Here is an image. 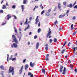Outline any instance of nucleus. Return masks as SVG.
Here are the masks:
<instances>
[{"label":"nucleus","instance_id":"f3484780","mask_svg":"<svg viewBox=\"0 0 77 77\" xmlns=\"http://www.w3.org/2000/svg\"><path fill=\"white\" fill-rule=\"evenodd\" d=\"M36 21V23H35V24H38V23L39 21V19H38L37 20H35V21Z\"/></svg>","mask_w":77,"mask_h":77},{"label":"nucleus","instance_id":"49530a36","mask_svg":"<svg viewBox=\"0 0 77 77\" xmlns=\"http://www.w3.org/2000/svg\"><path fill=\"white\" fill-rule=\"evenodd\" d=\"M51 9H49L48 10V13H49V12H51Z\"/></svg>","mask_w":77,"mask_h":77},{"label":"nucleus","instance_id":"f8f14e48","mask_svg":"<svg viewBox=\"0 0 77 77\" xmlns=\"http://www.w3.org/2000/svg\"><path fill=\"white\" fill-rule=\"evenodd\" d=\"M58 9H60L61 8V4L60 3H59L58 5Z\"/></svg>","mask_w":77,"mask_h":77},{"label":"nucleus","instance_id":"680f3d73","mask_svg":"<svg viewBox=\"0 0 77 77\" xmlns=\"http://www.w3.org/2000/svg\"><path fill=\"white\" fill-rule=\"evenodd\" d=\"M29 35H32V32H30L29 33Z\"/></svg>","mask_w":77,"mask_h":77},{"label":"nucleus","instance_id":"aec40b11","mask_svg":"<svg viewBox=\"0 0 77 77\" xmlns=\"http://www.w3.org/2000/svg\"><path fill=\"white\" fill-rule=\"evenodd\" d=\"M42 72L43 74H45V69H43L42 70Z\"/></svg>","mask_w":77,"mask_h":77},{"label":"nucleus","instance_id":"052dcab7","mask_svg":"<svg viewBox=\"0 0 77 77\" xmlns=\"http://www.w3.org/2000/svg\"><path fill=\"white\" fill-rule=\"evenodd\" d=\"M41 24V23H40V22H39L38 23V27H39L40 26V24Z\"/></svg>","mask_w":77,"mask_h":77},{"label":"nucleus","instance_id":"a19ab883","mask_svg":"<svg viewBox=\"0 0 77 77\" xmlns=\"http://www.w3.org/2000/svg\"><path fill=\"white\" fill-rule=\"evenodd\" d=\"M74 9H77V5H76L74 7Z\"/></svg>","mask_w":77,"mask_h":77},{"label":"nucleus","instance_id":"412c9836","mask_svg":"<svg viewBox=\"0 0 77 77\" xmlns=\"http://www.w3.org/2000/svg\"><path fill=\"white\" fill-rule=\"evenodd\" d=\"M58 22H57V20H56L54 23V25H56V24H58Z\"/></svg>","mask_w":77,"mask_h":77},{"label":"nucleus","instance_id":"f03ea898","mask_svg":"<svg viewBox=\"0 0 77 77\" xmlns=\"http://www.w3.org/2000/svg\"><path fill=\"white\" fill-rule=\"evenodd\" d=\"M12 38L14 40V42H15L16 43H17V44H18V41L17 40V38L15 37V35H12Z\"/></svg>","mask_w":77,"mask_h":77},{"label":"nucleus","instance_id":"79ce46f5","mask_svg":"<svg viewBox=\"0 0 77 77\" xmlns=\"http://www.w3.org/2000/svg\"><path fill=\"white\" fill-rule=\"evenodd\" d=\"M13 16L14 17V19H17V17L15 15H13Z\"/></svg>","mask_w":77,"mask_h":77},{"label":"nucleus","instance_id":"7ed1b4c3","mask_svg":"<svg viewBox=\"0 0 77 77\" xmlns=\"http://www.w3.org/2000/svg\"><path fill=\"white\" fill-rule=\"evenodd\" d=\"M50 30H51L50 29H49V30L48 32V33L47 34V38H48V36H49V38H51V35H51V32Z\"/></svg>","mask_w":77,"mask_h":77},{"label":"nucleus","instance_id":"423d86ee","mask_svg":"<svg viewBox=\"0 0 77 77\" xmlns=\"http://www.w3.org/2000/svg\"><path fill=\"white\" fill-rule=\"evenodd\" d=\"M63 66H61L60 68V70L59 71L60 72H62V71H63V70L62 69H63Z\"/></svg>","mask_w":77,"mask_h":77},{"label":"nucleus","instance_id":"5fc2aeb1","mask_svg":"<svg viewBox=\"0 0 77 77\" xmlns=\"http://www.w3.org/2000/svg\"><path fill=\"white\" fill-rule=\"evenodd\" d=\"M71 44V43H70V42L67 45L68 47H69V44Z\"/></svg>","mask_w":77,"mask_h":77},{"label":"nucleus","instance_id":"cd10ccee","mask_svg":"<svg viewBox=\"0 0 77 77\" xmlns=\"http://www.w3.org/2000/svg\"><path fill=\"white\" fill-rule=\"evenodd\" d=\"M38 8V6H36V5L35 7L34 8V9H33V11H35V9H36V8Z\"/></svg>","mask_w":77,"mask_h":77},{"label":"nucleus","instance_id":"9b49d317","mask_svg":"<svg viewBox=\"0 0 77 77\" xmlns=\"http://www.w3.org/2000/svg\"><path fill=\"white\" fill-rule=\"evenodd\" d=\"M65 16V14H64L63 15H60L59 16V18H63Z\"/></svg>","mask_w":77,"mask_h":77},{"label":"nucleus","instance_id":"c03bdc74","mask_svg":"<svg viewBox=\"0 0 77 77\" xmlns=\"http://www.w3.org/2000/svg\"><path fill=\"white\" fill-rule=\"evenodd\" d=\"M45 49L46 50H48V47H46L45 48Z\"/></svg>","mask_w":77,"mask_h":77},{"label":"nucleus","instance_id":"338daca9","mask_svg":"<svg viewBox=\"0 0 77 77\" xmlns=\"http://www.w3.org/2000/svg\"><path fill=\"white\" fill-rule=\"evenodd\" d=\"M48 44H46L45 45V47H48Z\"/></svg>","mask_w":77,"mask_h":77},{"label":"nucleus","instance_id":"bb28decb","mask_svg":"<svg viewBox=\"0 0 77 77\" xmlns=\"http://www.w3.org/2000/svg\"><path fill=\"white\" fill-rule=\"evenodd\" d=\"M73 26H74V25L73 24H72L71 26V30H72L73 29Z\"/></svg>","mask_w":77,"mask_h":77},{"label":"nucleus","instance_id":"9d476101","mask_svg":"<svg viewBox=\"0 0 77 77\" xmlns=\"http://www.w3.org/2000/svg\"><path fill=\"white\" fill-rule=\"evenodd\" d=\"M28 67H29V65H28V64L26 65L25 66V70H26V69H28Z\"/></svg>","mask_w":77,"mask_h":77},{"label":"nucleus","instance_id":"39448f33","mask_svg":"<svg viewBox=\"0 0 77 77\" xmlns=\"http://www.w3.org/2000/svg\"><path fill=\"white\" fill-rule=\"evenodd\" d=\"M30 65L31 67H33L35 65V63H32V62H31Z\"/></svg>","mask_w":77,"mask_h":77},{"label":"nucleus","instance_id":"4c0bfd02","mask_svg":"<svg viewBox=\"0 0 77 77\" xmlns=\"http://www.w3.org/2000/svg\"><path fill=\"white\" fill-rule=\"evenodd\" d=\"M72 19L74 20H75V16L73 17V18H72Z\"/></svg>","mask_w":77,"mask_h":77},{"label":"nucleus","instance_id":"4468645a","mask_svg":"<svg viewBox=\"0 0 77 77\" xmlns=\"http://www.w3.org/2000/svg\"><path fill=\"white\" fill-rule=\"evenodd\" d=\"M10 15L9 14L7 15V17H8L7 19L8 20H9V18H11V16H9Z\"/></svg>","mask_w":77,"mask_h":77},{"label":"nucleus","instance_id":"69168bd1","mask_svg":"<svg viewBox=\"0 0 77 77\" xmlns=\"http://www.w3.org/2000/svg\"><path fill=\"white\" fill-rule=\"evenodd\" d=\"M33 77V74H32L31 75V77Z\"/></svg>","mask_w":77,"mask_h":77},{"label":"nucleus","instance_id":"3c124183","mask_svg":"<svg viewBox=\"0 0 77 77\" xmlns=\"http://www.w3.org/2000/svg\"><path fill=\"white\" fill-rule=\"evenodd\" d=\"M34 39H36V38H37V35H35L34 36Z\"/></svg>","mask_w":77,"mask_h":77},{"label":"nucleus","instance_id":"5701e85b","mask_svg":"<svg viewBox=\"0 0 77 77\" xmlns=\"http://www.w3.org/2000/svg\"><path fill=\"white\" fill-rule=\"evenodd\" d=\"M45 15H46V16H49V15H50V14H49L48 12H47L45 14Z\"/></svg>","mask_w":77,"mask_h":77},{"label":"nucleus","instance_id":"6e6552de","mask_svg":"<svg viewBox=\"0 0 77 77\" xmlns=\"http://www.w3.org/2000/svg\"><path fill=\"white\" fill-rule=\"evenodd\" d=\"M65 73H66V68H65V67H64L62 74H63L65 75Z\"/></svg>","mask_w":77,"mask_h":77},{"label":"nucleus","instance_id":"603ef678","mask_svg":"<svg viewBox=\"0 0 77 77\" xmlns=\"http://www.w3.org/2000/svg\"><path fill=\"white\" fill-rule=\"evenodd\" d=\"M32 17H31L29 18V20L30 21H31L32 20Z\"/></svg>","mask_w":77,"mask_h":77},{"label":"nucleus","instance_id":"72a5a7b5","mask_svg":"<svg viewBox=\"0 0 77 77\" xmlns=\"http://www.w3.org/2000/svg\"><path fill=\"white\" fill-rule=\"evenodd\" d=\"M52 41H53V40H52V39H50L49 40L50 43H51L52 42Z\"/></svg>","mask_w":77,"mask_h":77},{"label":"nucleus","instance_id":"1a4fd4ad","mask_svg":"<svg viewBox=\"0 0 77 77\" xmlns=\"http://www.w3.org/2000/svg\"><path fill=\"white\" fill-rule=\"evenodd\" d=\"M39 43L38 42L37 43L36 45V49H38V47H39Z\"/></svg>","mask_w":77,"mask_h":77},{"label":"nucleus","instance_id":"c85d7f7f","mask_svg":"<svg viewBox=\"0 0 77 77\" xmlns=\"http://www.w3.org/2000/svg\"><path fill=\"white\" fill-rule=\"evenodd\" d=\"M27 23V18H26V22L24 23V24H26Z\"/></svg>","mask_w":77,"mask_h":77},{"label":"nucleus","instance_id":"864d4df0","mask_svg":"<svg viewBox=\"0 0 77 77\" xmlns=\"http://www.w3.org/2000/svg\"><path fill=\"white\" fill-rule=\"evenodd\" d=\"M75 71V73H77V69H75L74 70Z\"/></svg>","mask_w":77,"mask_h":77},{"label":"nucleus","instance_id":"6e6d98bb","mask_svg":"<svg viewBox=\"0 0 77 77\" xmlns=\"http://www.w3.org/2000/svg\"><path fill=\"white\" fill-rule=\"evenodd\" d=\"M38 17H39V16H37L36 18L35 19V20H38Z\"/></svg>","mask_w":77,"mask_h":77},{"label":"nucleus","instance_id":"393cba45","mask_svg":"<svg viewBox=\"0 0 77 77\" xmlns=\"http://www.w3.org/2000/svg\"><path fill=\"white\" fill-rule=\"evenodd\" d=\"M72 49H73V51L75 52V48H76L75 47L74 48L73 47H72Z\"/></svg>","mask_w":77,"mask_h":77},{"label":"nucleus","instance_id":"de8ad7c7","mask_svg":"<svg viewBox=\"0 0 77 77\" xmlns=\"http://www.w3.org/2000/svg\"><path fill=\"white\" fill-rule=\"evenodd\" d=\"M49 57V54H48L46 55V57Z\"/></svg>","mask_w":77,"mask_h":77},{"label":"nucleus","instance_id":"c756f323","mask_svg":"<svg viewBox=\"0 0 77 77\" xmlns=\"http://www.w3.org/2000/svg\"><path fill=\"white\" fill-rule=\"evenodd\" d=\"M0 68L2 69H4V67H3V66H0Z\"/></svg>","mask_w":77,"mask_h":77},{"label":"nucleus","instance_id":"7c9ffc66","mask_svg":"<svg viewBox=\"0 0 77 77\" xmlns=\"http://www.w3.org/2000/svg\"><path fill=\"white\" fill-rule=\"evenodd\" d=\"M45 12V11L44 10H43L42 11V12L41 13V15H43V14Z\"/></svg>","mask_w":77,"mask_h":77},{"label":"nucleus","instance_id":"8fccbe9b","mask_svg":"<svg viewBox=\"0 0 77 77\" xmlns=\"http://www.w3.org/2000/svg\"><path fill=\"white\" fill-rule=\"evenodd\" d=\"M45 60H48V57H46V58H45Z\"/></svg>","mask_w":77,"mask_h":77},{"label":"nucleus","instance_id":"e433bc0d","mask_svg":"<svg viewBox=\"0 0 77 77\" xmlns=\"http://www.w3.org/2000/svg\"><path fill=\"white\" fill-rule=\"evenodd\" d=\"M70 67L71 68H73V66H72V64H71L70 65Z\"/></svg>","mask_w":77,"mask_h":77},{"label":"nucleus","instance_id":"4d7b16f0","mask_svg":"<svg viewBox=\"0 0 77 77\" xmlns=\"http://www.w3.org/2000/svg\"><path fill=\"white\" fill-rule=\"evenodd\" d=\"M38 17H39V16H37L36 18L35 19V20H38Z\"/></svg>","mask_w":77,"mask_h":77},{"label":"nucleus","instance_id":"a18cd8bd","mask_svg":"<svg viewBox=\"0 0 77 77\" xmlns=\"http://www.w3.org/2000/svg\"><path fill=\"white\" fill-rule=\"evenodd\" d=\"M3 11L2 10H1L0 11V13H3Z\"/></svg>","mask_w":77,"mask_h":77},{"label":"nucleus","instance_id":"6ab92c4d","mask_svg":"<svg viewBox=\"0 0 77 77\" xmlns=\"http://www.w3.org/2000/svg\"><path fill=\"white\" fill-rule=\"evenodd\" d=\"M2 8L3 9H5V8H6V6L5 5H3Z\"/></svg>","mask_w":77,"mask_h":77},{"label":"nucleus","instance_id":"f257e3e1","mask_svg":"<svg viewBox=\"0 0 77 77\" xmlns=\"http://www.w3.org/2000/svg\"><path fill=\"white\" fill-rule=\"evenodd\" d=\"M11 72H12V75H14V67L10 66L8 73L10 74Z\"/></svg>","mask_w":77,"mask_h":77},{"label":"nucleus","instance_id":"b1692460","mask_svg":"<svg viewBox=\"0 0 77 77\" xmlns=\"http://www.w3.org/2000/svg\"><path fill=\"white\" fill-rule=\"evenodd\" d=\"M41 29L40 28H39L38 30V33H40V32H41Z\"/></svg>","mask_w":77,"mask_h":77},{"label":"nucleus","instance_id":"a211bd4d","mask_svg":"<svg viewBox=\"0 0 77 77\" xmlns=\"http://www.w3.org/2000/svg\"><path fill=\"white\" fill-rule=\"evenodd\" d=\"M57 38H54V42H57Z\"/></svg>","mask_w":77,"mask_h":77},{"label":"nucleus","instance_id":"ddd939ff","mask_svg":"<svg viewBox=\"0 0 77 77\" xmlns=\"http://www.w3.org/2000/svg\"><path fill=\"white\" fill-rule=\"evenodd\" d=\"M24 5H22L21 6V8H22V11L23 12V11H24Z\"/></svg>","mask_w":77,"mask_h":77},{"label":"nucleus","instance_id":"09e8293b","mask_svg":"<svg viewBox=\"0 0 77 77\" xmlns=\"http://www.w3.org/2000/svg\"><path fill=\"white\" fill-rule=\"evenodd\" d=\"M26 59H25V60H23V63H25V62H26Z\"/></svg>","mask_w":77,"mask_h":77},{"label":"nucleus","instance_id":"ea45409f","mask_svg":"<svg viewBox=\"0 0 77 77\" xmlns=\"http://www.w3.org/2000/svg\"><path fill=\"white\" fill-rule=\"evenodd\" d=\"M67 43V42H65L64 43V44L63 45V46H65V44H66Z\"/></svg>","mask_w":77,"mask_h":77},{"label":"nucleus","instance_id":"c9c22d12","mask_svg":"<svg viewBox=\"0 0 77 77\" xmlns=\"http://www.w3.org/2000/svg\"><path fill=\"white\" fill-rule=\"evenodd\" d=\"M32 73L30 72H29L28 73V75H32Z\"/></svg>","mask_w":77,"mask_h":77},{"label":"nucleus","instance_id":"dca6fc26","mask_svg":"<svg viewBox=\"0 0 77 77\" xmlns=\"http://www.w3.org/2000/svg\"><path fill=\"white\" fill-rule=\"evenodd\" d=\"M68 7H69V8H72V4H69V5H68Z\"/></svg>","mask_w":77,"mask_h":77},{"label":"nucleus","instance_id":"0eeeda50","mask_svg":"<svg viewBox=\"0 0 77 77\" xmlns=\"http://www.w3.org/2000/svg\"><path fill=\"white\" fill-rule=\"evenodd\" d=\"M23 68H24V66H23L21 67V69H20L19 70V72H20L19 74H21L22 72V70H23Z\"/></svg>","mask_w":77,"mask_h":77},{"label":"nucleus","instance_id":"473e14b6","mask_svg":"<svg viewBox=\"0 0 77 77\" xmlns=\"http://www.w3.org/2000/svg\"><path fill=\"white\" fill-rule=\"evenodd\" d=\"M7 56H8V57H7V62H9V60L8 59H9V54H7Z\"/></svg>","mask_w":77,"mask_h":77},{"label":"nucleus","instance_id":"e2e57ef3","mask_svg":"<svg viewBox=\"0 0 77 77\" xmlns=\"http://www.w3.org/2000/svg\"><path fill=\"white\" fill-rule=\"evenodd\" d=\"M6 6H8V3H6Z\"/></svg>","mask_w":77,"mask_h":77},{"label":"nucleus","instance_id":"a878e982","mask_svg":"<svg viewBox=\"0 0 77 77\" xmlns=\"http://www.w3.org/2000/svg\"><path fill=\"white\" fill-rule=\"evenodd\" d=\"M27 2V0H23V4H26Z\"/></svg>","mask_w":77,"mask_h":77},{"label":"nucleus","instance_id":"f704fd0d","mask_svg":"<svg viewBox=\"0 0 77 77\" xmlns=\"http://www.w3.org/2000/svg\"><path fill=\"white\" fill-rule=\"evenodd\" d=\"M12 60V61H14V60H16V58H12L11 59Z\"/></svg>","mask_w":77,"mask_h":77},{"label":"nucleus","instance_id":"58836bf2","mask_svg":"<svg viewBox=\"0 0 77 77\" xmlns=\"http://www.w3.org/2000/svg\"><path fill=\"white\" fill-rule=\"evenodd\" d=\"M66 2H64L63 3V5H66Z\"/></svg>","mask_w":77,"mask_h":77},{"label":"nucleus","instance_id":"bf43d9fd","mask_svg":"<svg viewBox=\"0 0 77 77\" xmlns=\"http://www.w3.org/2000/svg\"><path fill=\"white\" fill-rule=\"evenodd\" d=\"M62 27H60V28L59 29V30H62Z\"/></svg>","mask_w":77,"mask_h":77},{"label":"nucleus","instance_id":"4be33fe9","mask_svg":"<svg viewBox=\"0 0 77 77\" xmlns=\"http://www.w3.org/2000/svg\"><path fill=\"white\" fill-rule=\"evenodd\" d=\"M65 49H64L63 50L61 51L62 54H63L64 53V52H65Z\"/></svg>","mask_w":77,"mask_h":77},{"label":"nucleus","instance_id":"2eb2a0df","mask_svg":"<svg viewBox=\"0 0 77 77\" xmlns=\"http://www.w3.org/2000/svg\"><path fill=\"white\" fill-rule=\"evenodd\" d=\"M30 27V26H29V24L28 25V26L26 28V29H25L24 31H26V30H27V29H29V27Z\"/></svg>","mask_w":77,"mask_h":77},{"label":"nucleus","instance_id":"20e7f679","mask_svg":"<svg viewBox=\"0 0 77 77\" xmlns=\"http://www.w3.org/2000/svg\"><path fill=\"white\" fill-rule=\"evenodd\" d=\"M12 48L14 47V48H17L18 47V45L15 43L13 44V45H11Z\"/></svg>","mask_w":77,"mask_h":77},{"label":"nucleus","instance_id":"13d9d810","mask_svg":"<svg viewBox=\"0 0 77 77\" xmlns=\"http://www.w3.org/2000/svg\"><path fill=\"white\" fill-rule=\"evenodd\" d=\"M69 10H68L67 11L66 14H67L68 13H69Z\"/></svg>","mask_w":77,"mask_h":77},{"label":"nucleus","instance_id":"2f4dec72","mask_svg":"<svg viewBox=\"0 0 77 77\" xmlns=\"http://www.w3.org/2000/svg\"><path fill=\"white\" fill-rule=\"evenodd\" d=\"M16 7V6L15 5H13L12 7V8L13 9H15V7Z\"/></svg>","mask_w":77,"mask_h":77},{"label":"nucleus","instance_id":"37998d69","mask_svg":"<svg viewBox=\"0 0 77 77\" xmlns=\"http://www.w3.org/2000/svg\"><path fill=\"white\" fill-rule=\"evenodd\" d=\"M12 55H11V57L9 58V60H11V59H12Z\"/></svg>","mask_w":77,"mask_h":77},{"label":"nucleus","instance_id":"0e129e2a","mask_svg":"<svg viewBox=\"0 0 77 77\" xmlns=\"http://www.w3.org/2000/svg\"><path fill=\"white\" fill-rule=\"evenodd\" d=\"M15 33H17V29H15Z\"/></svg>","mask_w":77,"mask_h":77},{"label":"nucleus","instance_id":"774afa93","mask_svg":"<svg viewBox=\"0 0 77 77\" xmlns=\"http://www.w3.org/2000/svg\"><path fill=\"white\" fill-rule=\"evenodd\" d=\"M75 35V32H74L73 33V35Z\"/></svg>","mask_w":77,"mask_h":77}]
</instances>
